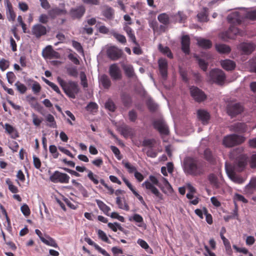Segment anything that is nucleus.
I'll list each match as a JSON object with an SVG mask.
<instances>
[{"label": "nucleus", "mask_w": 256, "mask_h": 256, "mask_svg": "<svg viewBox=\"0 0 256 256\" xmlns=\"http://www.w3.org/2000/svg\"><path fill=\"white\" fill-rule=\"evenodd\" d=\"M5 5L8 20L10 22H14L16 20V14L14 10L12 4L9 0H6Z\"/></svg>", "instance_id": "f3484780"}, {"label": "nucleus", "mask_w": 256, "mask_h": 256, "mask_svg": "<svg viewBox=\"0 0 256 256\" xmlns=\"http://www.w3.org/2000/svg\"><path fill=\"white\" fill-rule=\"evenodd\" d=\"M220 63L222 68L227 71L232 70L236 66L235 62L228 59L222 60Z\"/></svg>", "instance_id": "b1692460"}, {"label": "nucleus", "mask_w": 256, "mask_h": 256, "mask_svg": "<svg viewBox=\"0 0 256 256\" xmlns=\"http://www.w3.org/2000/svg\"><path fill=\"white\" fill-rule=\"evenodd\" d=\"M247 164L246 158L243 156H238L236 162L234 166H232L234 170L238 172L242 171L245 168Z\"/></svg>", "instance_id": "2eb2a0df"}, {"label": "nucleus", "mask_w": 256, "mask_h": 256, "mask_svg": "<svg viewBox=\"0 0 256 256\" xmlns=\"http://www.w3.org/2000/svg\"><path fill=\"white\" fill-rule=\"evenodd\" d=\"M208 10L207 8L204 7L202 8V10L198 14L197 18L200 22H207L208 20Z\"/></svg>", "instance_id": "7c9ffc66"}, {"label": "nucleus", "mask_w": 256, "mask_h": 256, "mask_svg": "<svg viewBox=\"0 0 256 256\" xmlns=\"http://www.w3.org/2000/svg\"><path fill=\"white\" fill-rule=\"evenodd\" d=\"M72 46L80 53L84 54V49L81 44L76 40L72 41Z\"/></svg>", "instance_id": "052dcab7"}, {"label": "nucleus", "mask_w": 256, "mask_h": 256, "mask_svg": "<svg viewBox=\"0 0 256 256\" xmlns=\"http://www.w3.org/2000/svg\"><path fill=\"white\" fill-rule=\"evenodd\" d=\"M208 180L210 181V184H212L214 186L218 188V182L217 176L214 174H211L208 176Z\"/></svg>", "instance_id": "3c124183"}, {"label": "nucleus", "mask_w": 256, "mask_h": 256, "mask_svg": "<svg viewBox=\"0 0 256 256\" xmlns=\"http://www.w3.org/2000/svg\"><path fill=\"white\" fill-rule=\"evenodd\" d=\"M191 96L198 102H201L206 100L207 96L205 93L198 87L192 86L190 88Z\"/></svg>", "instance_id": "9d476101"}, {"label": "nucleus", "mask_w": 256, "mask_h": 256, "mask_svg": "<svg viewBox=\"0 0 256 256\" xmlns=\"http://www.w3.org/2000/svg\"><path fill=\"white\" fill-rule=\"evenodd\" d=\"M70 177L66 173L61 172L58 170L54 172L50 176V180L54 183L68 184Z\"/></svg>", "instance_id": "0eeeda50"}, {"label": "nucleus", "mask_w": 256, "mask_h": 256, "mask_svg": "<svg viewBox=\"0 0 256 256\" xmlns=\"http://www.w3.org/2000/svg\"><path fill=\"white\" fill-rule=\"evenodd\" d=\"M96 202L100 209L106 214L109 216L108 212L110 210V208L100 200H96Z\"/></svg>", "instance_id": "c9c22d12"}, {"label": "nucleus", "mask_w": 256, "mask_h": 256, "mask_svg": "<svg viewBox=\"0 0 256 256\" xmlns=\"http://www.w3.org/2000/svg\"><path fill=\"white\" fill-rule=\"evenodd\" d=\"M183 170L186 175L201 176L205 172V163L196 158L187 157L184 160Z\"/></svg>", "instance_id": "f257e3e1"}, {"label": "nucleus", "mask_w": 256, "mask_h": 256, "mask_svg": "<svg viewBox=\"0 0 256 256\" xmlns=\"http://www.w3.org/2000/svg\"><path fill=\"white\" fill-rule=\"evenodd\" d=\"M116 203L120 208L126 210V211L129 210V206L128 204L126 203L124 200L122 201L120 196H118L116 198Z\"/></svg>", "instance_id": "ea45409f"}, {"label": "nucleus", "mask_w": 256, "mask_h": 256, "mask_svg": "<svg viewBox=\"0 0 256 256\" xmlns=\"http://www.w3.org/2000/svg\"><path fill=\"white\" fill-rule=\"evenodd\" d=\"M98 108V104L93 102H90L86 107V110L90 112H95Z\"/></svg>", "instance_id": "13d9d810"}, {"label": "nucleus", "mask_w": 256, "mask_h": 256, "mask_svg": "<svg viewBox=\"0 0 256 256\" xmlns=\"http://www.w3.org/2000/svg\"><path fill=\"white\" fill-rule=\"evenodd\" d=\"M121 134L124 138L132 136L134 135L132 129L127 125H124L119 128Z\"/></svg>", "instance_id": "c85d7f7f"}, {"label": "nucleus", "mask_w": 256, "mask_h": 256, "mask_svg": "<svg viewBox=\"0 0 256 256\" xmlns=\"http://www.w3.org/2000/svg\"><path fill=\"white\" fill-rule=\"evenodd\" d=\"M9 67V62L2 58L0 60V69L2 71L5 70Z\"/></svg>", "instance_id": "0e129e2a"}, {"label": "nucleus", "mask_w": 256, "mask_h": 256, "mask_svg": "<svg viewBox=\"0 0 256 256\" xmlns=\"http://www.w3.org/2000/svg\"><path fill=\"white\" fill-rule=\"evenodd\" d=\"M32 90L34 94H38L41 90V86L37 82H34L32 86Z\"/></svg>", "instance_id": "69168bd1"}, {"label": "nucleus", "mask_w": 256, "mask_h": 256, "mask_svg": "<svg viewBox=\"0 0 256 256\" xmlns=\"http://www.w3.org/2000/svg\"><path fill=\"white\" fill-rule=\"evenodd\" d=\"M108 73L114 80H120L122 78V72L116 64H113L110 66Z\"/></svg>", "instance_id": "f8f14e48"}, {"label": "nucleus", "mask_w": 256, "mask_h": 256, "mask_svg": "<svg viewBox=\"0 0 256 256\" xmlns=\"http://www.w3.org/2000/svg\"><path fill=\"white\" fill-rule=\"evenodd\" d=\"M130 220H134L139 224L138 225V226H142V224L144 222V219L139 214H134L132 218L130 219Z\"/></svg>", "instance_id": "603ef678"}, {"label": "nucleus", "mask_w": 256, "mask_h": 256, "mask_svg": "<svg viewBox=\"0 0 256 256\" xmlns=\"http://www.w3.org/2000/svg\"><path fill=\"white\" fill-rule=\"evenodd\" d=\"M15 86L16 88V90L22 94H24L26 90V86L23 84L21 83L20 82L18 81L15 84Z\"/></svg>", "instance_id": "de8ad7c7"}, {"label": "nucleus", "mask_w": 256, "mask_h": 256, "mask_svg": "<svg viewBox=\"0 0 256 256\" xmlns=\"http://www.w3.org/2000/svg\"><path fill=\"white\" fill-rule=\"evenodd\" d=\"M6 78L8 83L12 84L16 79V76L12 72H8L6 74Z\"/></svg>", "instance_id": "e2e57ef3"}, {"label": "nucleus", "mask_w": 256, "mask_h": 256, "mask_svg": "<svg viewBox=\"0 0 256 256\" xmlns=\"http://www.w3.org/2000/svg\"><path fill=\"white\" fill-rule=\"evenodd\" d=\"M256 190V178H252L245 186L244 192L246 194H252Z\"/></svg>", "instance_id": "5701e85b"}, {"label": "nucleus", "mask_w": 256, "mask_h": 256, "mask_svg": "<svg viewBox=\"0 0 256 256\" xmlns=\"http://www.w3.org/2000/svg\"><path fill=\"white\" fill-rule=\"evenodd\" d=\"M154 128L162 135H168L169 130L168 126L164 122L161 120H156L153 122Z\"/></svg>", "instance_id": "4468645a"}, {"label": "nucleus", "mask_w": 256, "mask_h": 256, "mask_svg": "<svg viewBox=\"0 0 256 256\" xmlns=\"http://www.w3.org/2000/svg\"><path fill=\"white\" fill-rule=\"evenodd\" d=\"M108 56L112 60H116L120 58L123 54L122 50L116 46H110L106 51Z\"/></svg>", "instance_id": "9b49d317"}, {"label": "nucleus", "mask_w": 256, "mask_h": 256, "mask_svg": "<svg viewBox=\"0 0 256 256\" xmlns=\"http://www.w3.org/2000/svg\"><path fill=\"white\" fill-rule=\"evenodd\" d=\"M47 33L46 28L41 24H34L32 28V34L39 38Z\"/></svg>", "instance_id": "ddd939ff"}, {"label": "nucleus", "mask_w": 256, "mask_h": 256, "mask_svg": "<svg viewBox=\"0 0 256 256\" xmlns=\"http://www.w3.org/2000/svg\"><path fill=\"white\" fill-rule=\"evenodd\" d=\"M123 30L126 32L127 36L128 38L129 41L131 42L136 46H138V43L136 40L134 32L132 28L128 26L127 24H124Z\"/></svg>", "instance_id": "dca6fc26"}, {"label": "nucleus", "mask_w": 256, "mask_h": 256, "mask_svg": "<svg viewBox=\"0 0 256 256\" xmlns=\"http://www.w3.org/2000/svg\"><path fill=\"white\" fill-rule=\"evenodd\" d=\"M158 63L160 74L163 78H166L168 75V62L166 60L160 59Z\"/></svg>", "instance_id": "412c9836"}, {"label": "nucleus", "mask_w": 256, "mask_h": 256, "mask_svg": "<svg viewBox=\"0 0 256 256\" xmlns=\"http://www.w3.org/2000/svg\"><path fill=\"white\" fill-rule=\"evenodd\" d=\"M158 49L160 52L162 54H166L168 58H172L173 54L170 49V48L168 46L163 47L161 44H160L158 46Z\"/></svg>", "instance_id": "4c0bfd02"}, {"label": "nucleus", "mask_w": 256, "mask_h": 256, "mask_svg": "<svg viewBox=\"0 0 256 256\" xmlns=\"http://www.w3.org/2000/svg\"><path fill=\"white\" fill-rule=\"evenodd\" d=\"M244 110V107L242 104L239 102L230 103L226 106L228 114L232 118L241 114Z\"/></svg>", "instance_id": "39448f33"}, {"label": "nucleus", "mask_w": 256, "mask_h": 256, "mask_svg": "<svg viewBox=\"0 0 256 256\" xmlns=\"http://www.w3.org/2000/svg\"><path fill=\"white\" fill-rule=\"evenodd\" d=\"M146 105L149 110L151 112H154L157 110V104L152 100H148L146 103Z\"/></svg>", "instance_id": "338daca9"}, {"label": "nucleus", "mask_w": 256, "mask_h": 256, "mask_svg": "<svg viewBox=\"0 0 256 256\" xmlns=\"http://www.w3.org/2000/svg\"><path fill=\"white\" fill-rule=\"evenodd\" d=\"M64 91L69 98L74 99L79 92L80 88L76 82L69 81L66 84Z\"/></svg>", "instance_id": "20e7f679"}, {"label": "nucleus", "mask_w": 256, "mask_h": 256, "mask_svg": "<svg viewBox=\"0 0 256 256\" xmlns=\"http://www.w3.org/2000/svg\"><path fill=\"white\" fill-rule=\"evenodd\" d=\"M197 42L198 45L204 48H210L212 46V42L204 38H198Z\"/></svg>", "instance_id": "f704fd0d"}, {"label": "nucleus", "mask_w": 256, "mask_h": 256, "mask_svg": "<svg viewBox=\"0 0 256 256\" xmlns=\"http://www.w3.org/2000/svg\"><path fill=\"white\" fill-rule=\"evenodd\" d=\"M239 34V29L234 25L232 24L227 30L220 34V37L224 40L226 41L228 39H234L236 36Z\"/></svg>", "instance_id": "1a4fd4ad"}, {"label": "nucleus", "mask_w": 256, "mask_h": 256, "mask_svg": "<svg viewBox=\"0 0 256 256\" xmlns=\"http://www.w3.org/2000/svg\"><path fill=\"white\" fill-rule=\"evenodd\" d=\"M156 143V141L154 139H145L143 140L142 146H148L150 148H152L155 144Z\"/></svg>", "instance_id": "4d7b16f0"}, {"label": "nucleus", "mask_w": 256, "mask_h": 256, "mask_svg": "<svg viewBox=\"0 0 256 256\" xmlns=\"http://www.w3.org/2000/svg\"><path fill=\"white\" fill-rule=\"evenodd\" d=\"M99 82L104 89H109L112 85V82L110 78L105 74L100 76L99 78Z\"/></svg>", "instance_id": "cd10ccee"}, {"label": "nucleus", "mask_w": 256, "mask_h": 256, "mask_svg": "<svg viewBox=\"0 0 256 256\" xmlns=\"http://www.w3.org/2000/svg\"><path fill=\"white\" fill-rule=\"evenodd\" d=\"M225 169L228 176L234 182L238 184H242L244 182V180L242 176L236 174L232 165L226 162Z\"/></svg>", "instance_id": "423d86ee"}, {"label": "nucleus", "mask_w": 256, "mask_h": 256, "mask_svg": "<svg viewBox=\"0 0 256 256\" xmlns=\"http://www.w3.org/2000/svg\"><path fill=\"white\" fill-rule=\"evenodd\" d=\"M112 35L118 42L122 44H126V39L124 36L116 32H112Z\"/></svg>", "instance_id": "37998d69"}, {"label": "nucleus", "mask_w": 256, "mask_h": 256, "mask_svg": "<svg viewBox=\"0 0 256 256\" xmlns=\"http://www.w3.org/2000/svg\"><path fill=\"white\" fill-rule=\"evenodd\" d=\"M232 131L238 133H244L247 130V126L245 123L237 122L230 127Z\"/></svg>", "instance_id": "4be33fe9"}, {"label": "nucleus", "mask_w": 256, "mask_h": 256, "mask_svg": "<svg viewBox=\"0 0 256 256\" xmlns=\"http://www.w3.org/2000/svg\"><path fill=\"white\" fill-rule=\"evenodd\" d=\"M149 179L152 182L146 180L142 184V186H144L146 190H150L152 193L154 194V196L159 200H162V194L159 192L158 188L153 185V184L160 188L163 192L166 194V192L161 187V184L159 183L158 180L154 176H150Z\"/></svg>", "instance_id": "f03ea898"}, {"label": "nucleus", "mask_w": 256, "mask_h": 256, "mask_svg": "<svg viewBox=\"0 0 256 256\" xmlns=\"http://www.w3.org/2000/svg\"><path fill=\"white\" fill-rule=\"evenodd\" d=\"M6 183L8 186V189L12 192L16 194L18 192V188L12 184V182L10 178H8L6 180Z\"/></svg>", "instance_id": "5fc2aeb1"}, {"label": "nucleus", "mask_w": 256, "mask_h": 256, "mask_svg": "<svg viewBox=\"0 0 256 256\" xmlns=\"http://www.w3.org/2000/svg\"><path fill=\"white\" fill-rule=\"evenodd\" d=\"M210 80L218 84H222L226 79V75L224 72L219 69H214L210 72Z\"/></svg>", "instance_id": "6e6552de"}, {"label": "nucleus", "mask_w": 256, "mask_h": 256, "mask_svg": "<svg viewBox=\"0 0 256 256\" xmlns=\"http://www.w3.org/2000/svg\"><path fill=\"white\" fill-rule=\"evenodd\" d=\"M198 117L204 124H207L210 116L208 112L204 110H198L197 112Z\"/></svg>", "instance_id": "aec40b11"}, {"label": "nucleus", "mask_w": 256, "mask_h": 256, "mask_svg": "<svg viewBox=\"0 0 256 256\" xmlns=\"http://www.w3.org/2000/svg\"><path fill=\"white\" fill-rule=\"evenodd\" d=\"M246 16L249 20H256V10L248 11L246 14Z\"/></svg>", "instance_id": "774afa93"}, {"label": "nucleus", "mask_w": 256, "mask_h": 256, "mask_svg": "<svg viewBox=\"0 0 256 256\" xmlns=\"http://www.w3.org/2000/svg\"><path fill=\"white\" fill-rule=\"evenodd\" d=\"M66 14V10L64 9H60L58 8H54L48 12L50 17L52 18H54L57 16L60 15H64Z\"/></svg>", "instance_id": "bb28decb"}, {"label": "nucleus", "mask_w": 256, "mask_h": 256, "mask_svg": "<svg viewBox=\"0 0 256 256\" xmlns=\"http://www.w3.org/2000/svg\"><path fill=\"white\" fill-rule=\"evenodd\" d=\"M122 102L125 107H130L132 104L131 96L126 92H122L120 94Z\"/></svg>", "instance_id": "c756f323"}, {"label": "nucleus", "mask_w": 256, "mask_h": 256, "mask_svg": "<svg viewBox=\"0 0 256 256\" xmlns=\"http://www.w3.org/2000/svg\"><path fill=\"white\" fill-rule=\"evenodd\" d=\"M49 16L44 14H41L38 18V22L40 24H46L49 20Z\"/></svg>", "instance_id": "680f3d73"}, {"label": "nucleus", "mask_w": 256, "mask_h": 256, "mask_svg": "<svg viewBox=\"0 0 256 256\" xmlns=\"http://www.w3.org/2000/svg\"><path fill=\"white\" fill-rule=\"evenodd\" d=\"M158 20L160 23L165 26L170 24V16L166 13L160 14L158 16Z\"/></svg>", "instance_id": "e433bc0d"}, {"label": "nucleus", "mask_w": 256, "mask_h": 256, "mask_svg": "<svg viewBox=\"0 0 256 256\" xmlns=\"http://www.w3.org/2000/svg\"><path fill=\"white\" fill-rule=\"evenodd\" d=\"M244 141V136L232 134L224 136L222 140V144L226 147L230 148L241 144Z\"/></svg>", "instance_id": "7ed1b4c3"}, {"label": "nucleus", "mask_w": 256, "mask_h": 256, "mask_svg": "<svg viewBox=\"0 0 256 256\" xmlns=\"http://www.w3.org/2000/svg\"><path fill=\"white\" fill-rule=\"evenodd\" d=\"M102 14L106 18L112 20L114 18V10L112 8H107L102 11Z\"/></svg>", "instance_id": "a19ab883"}, {"label": "nucleus", "mask_w": 256, "mask_h": 256, "mask_svg": "<svg viewBox=\"0 0 256 256\" xmlns=\"http://www.w3.org/2000/svg\"><path fill=\"white\" fill-rule=\"evenodd\" d=\"M98 234L99 238H100L102 241L108 244H110V240L104 231L101 230H98Z\"/></svg>", "instance_id": "864d4df0"}, {"label": "nucleus", "mask_w": 256, "mask_h": 256, "mask_svg": "<svg viewBox=\"0 0 256 256\" xmlns=\"http://www.w3.org/2000/svg\"><path fill=\"white\" fill-rule=\"evenodd\" d=\"M182 50L186 54H189L190 52V38L188 35H184L181 39Z\"/></svg>", "instance_id": "a211bd4d"}, {"label": "nucleus", "mask_w": 256, "mask_h": 256, "mask_svg": "<svg viewBox=\"0 0 256 256\" xmlns=\"http://www.w3.org/2000/svg\"><path fill=\"white\" fill-rule=\"evenodd\" d=\"M5 129L6 132L10 135L12 138L16 139L19 136L18 133L16 129H15L12 126L8 124H5Z\"/></svg>", "instance_id": "2f4dec72"}, {"label": "nucleus", "mask_w": 256, "mask_h": 256, "mask_svg": "<svg viewBox=\"0 0 256 256\" xmlns=\"http://www.w3.org/2000/svg\"><path fill=\"white\" fill-rule=\"evenodd\" d=\"M41 241L48 246H51L55 248H58L56 240L50 236H46V238H41Z\"/></svg>", "instance_id": "72a5a7b5"}, {"label": "nucleus", "mask_w": 256, "mask_h": 256, "mask_svg": "<svg viewBox=\"0 0 256 256\" xmlns=\"http://www.w3.org/2000/svg\"><path fill=\"white\" fill-rule=\"evenodd\" d=\"M85 11L84 7L80 6L76 8H72L70 14L73 18H80L84 14Z\"/></svg>", "instance_id": "6ab92c4d"}, {"label": "nucleus", "mask_w": 256, "mask_h": 256, "mask_svg": "<svg viewBox=\"0 0 256 256\" xmlns=\"http://www.w3.org/2000/svg\"><path fill=\"white\" fill-rule=\"evenodd\" d=\"M137 243L143 248H144L145 250H146L150 254L153 253L152 250L150 248L148 244V243L144 240L139 238L138 241Z\"/></svg>", "instance_id": "79ce46f5"}, {"label": "nucleus", "mask_w": 256, "mask_h": 256, "mask_svg": "<svg viewBox=\"0 0 256 256\" xmlns=\"http://www.w3.org/2000/svg\"><path fill=\"white\" fill-rule=\"evenodd\" d=\"M204 158L207 161L212 162L214 160L212 152L210 148H206L204 151Z\"/></svg>", "instance_id": "49530a36"}, {"label": "nucleus", "mask_w": 256, "mask_h": 256, "mask_svg": "<svg viewBox=\"0 0 256 256\" xmlns=\"http://www.w3.org/2000/svg\"><path fill=\"white\" fill-rule=\"evenodd\" d=\"M46 120L49 124H48V126L52 128H56V123L55 120L54 116L51 114H48L46 117Z\"/></svg>", "instance_id": "58836bf2"}, {"label": "nucleus", "mask_w": 256, "mask_h": 256, "mask_svg": "<svg viewBox=\"0 0 256 256\" xmlns=\"http://www.w3.org/2000/svg\"><path fill=\"white\" fill-rule=\"evenodd\" d=\"M32 116L33 124L37 127L39 126L42 121V118H40L38 116L34 113L32 114Z\"/></svg>", "instance_id": "6e6d98bb"}, {"label": "nucleus", "mask_w": 256, "mask_h": 256, "mask_svg": "<svg viewBox=\"0 0 256 256\" xmlns=\"http://www.w3.org/2000/svg\"><path fill=\"white\" fill-rule=\"evenodd\" d=\"M122 164L128 170V171L130 174H134L135 172L137 171L136 168L134 166L132 165L129 162L122 161Z\"/></svg>", "instance_id": "8fccbe9b"}, {"label": "nucleus", "mask_w": 256, "mask_h": 256, "mask_svg": "<svg viewBox=\"0 0 256 256\" xmlns=\"http://www.w3.org/2000/svg\"><path fill=\"white\" fill-rule=\"evenodd\" d=\"M216 48L220 54H228L231 50L230 48L225 44H216Z\"/></svg>", "instance_id": "473e14b6"}, {"label": "nucleus", "mask_w": 256, "mask_h": 256, "mask_svg": "<svg viewBox=\"0 0 256 256\" xmlns=\"http://www.w3.org/2000/svg\"><path fill=\"white\" fill-rule=\"evenodd\" d=\"M66 71L68 75L75 78L78 76V72L76 67L68 68H66Z\"/></svg>", "instance_id": "bf43d9fd"}, {"label": "nucleus", "mask_w": 256, "mask_h": 256, "mask_svg": "<svg viewBox=\"0 0 256 256\" xmlns=\"http://www.w3.org/2000/svg\"><path fill=\"white\" fill-rule=\"evenodd\" d=\"M105 107L106 109L114 112L116 109V106L114 102L111 99H108L105 104Z\"/></svg>", "instance_id": "09e8293b"}, {"label": "nucleus", "mask_w": 256, "mask_h": 256, "mask_svg": "<svg viewBox=\"0 0 256 256\" xmlns=\"http://www.w3.org/2000/svg\"><path fill=\"white\" fill-rule=\"evenodd\" d=\"M162 180L164 186H162L161 185V187L164 189L166 193L167 192H171L172 191V188L170 184L166 178L162 177Z\"/></svg>", "instance_id": "a18cd8bd"}, {"label": "nucleus", "mask_w": 256, "mask_h": 256, "mask_svg": "<svg viewBox=\"0 0 256 256\" xmlns=\"http://www.w3.org/2000/svg\"><path fill=\"white\" fill-rule=\"evenodd\" d=\"M240 49L244 54H251L255 49L256 46L251 42H244L240 44Z\"/></svg>", "instance_id": "393cba45"}, {"label": "nucleus", "mask_w": 256, "mask_h": 256, "mask_svg": "<svg viewBox=\"0 0 256 256\" xmlns=\"http://www.w3.org/2000/svg\"><path fill=\"white\" fill-rule=\"evenodd\" d=\"M124 73L128 78L138 80V76L136 74L133 66L132 65L124 66H123Z\"/></svg>", "instance_id": "a878e982"}, {"label": "nucleus", "mask_w": 256, "mask_h": 256, "mask_svg": "<svg viewBox=\"0 0 256 256\" xmlns=\"http://www.w3.org/2000/svg\"><path fill=\"white\" fill-rule=\"evenodd\" d=\"M88 177L94 184H98L99 183L98 176L94 174L91 170H88Z\"/></svg>", "instance_id": "c03bdc74"}]
</instances>
